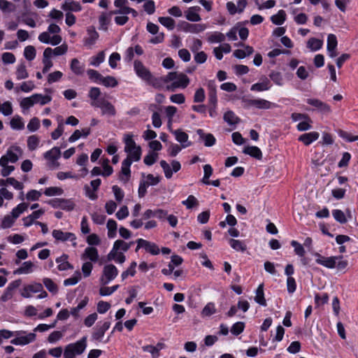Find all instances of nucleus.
Returning <instances> with one entry per match:
<instances>
[{"label":"nucleus","instance_id":"f257e3e1","mask_svg":"<svg viewBox=\"0 0 358 358\" xmlns=\"http://www.w3.org/2000/svg\"><path fill=\"white\" fill-rule=\"evenodd\" d=\"M314 256L315 257V262L317 264L327 268H336L338 271H345L348 266V262L344 259L342 255L324 257L316 252Z\"/></svg>","mask_w":358,"mask_h":358},{"label":"nucleus","instance_id":"f03ea898","mask_svg":"<svg viewBox=\"0 0 358 358\" xmlns=\"http://www.w3.org/2000/svg\"><path fill=\"white\" fill-rule=\"evenodd\" d=\"M123 142L124 143V152L127 157L124 160L131 162H138L141 158L142 150L140 145H138L134 140L133 134L128 132L124 134Z\"/></svg>","mask_w":358,"mask_h":358},{"label":"nucleus","instance_id":"7ed1b4c3","mask_svg":"<svg viewBox=\"0 0 358 358\" xmlns=\"http://www.w3.org/2000/svg\"><path fill=\"white\" fill-rule=\"evenodd\" d=\"M166 81H169V83L165 86V89L170 92H174L177 89H185L190 82L187 75L178 71L168 73Z\"/></svg>","mask_w":358,"mask_h":358},{"label":"nucleus","instance_id":"20e7f679","mask_svg":"<svg viewBox=\"0 0 358 358\" xmlns=\"http://www.w3.org/2000/svg\"><path fill=\"white\" fill-rule=\"evenodd\" d=\"M87 348V336H83L76 343L68 344L64 351V358H75L81 355Z\"/></svg>","mask_w":358,"mask_h":358},{"label":"nucleus","instance_id":"39448f33","mask_svg":"<svg viewBox=\"0 0 358 358\" xmlns=\"http://www.w3.org/2000/svg\"><path fill=\"white\" fill-rule=\"evenodd\" d=\"M36 335L34 332L27 333L25 331H15V338L10 341V343L15 345H26L36 340Z\"/></svg>","mask_w":358,"mask_h":358},{"label":"nucleus","instance_id":"423d86ee","mask_svg":"<svg viewBox=\"0 0 358 358\" xmlns=\"http://www.w3.org/2000/svg\"><path fill=\"white\" fill-rule=\"evenodd\" d=\"M22 153V149L18 146L10 147L6 153L0 158V165L17 162Z\"/></svg>","mask_w":358,"mask_h":358},{"label":"nucleus","instance_id":"0eeeda50","mask_svg":"<svg viewBox=\"0 0 358 358\" xmlns=\"http://www.w3.org/2000/svg\"><path fill=\"white\" fill-rule=\"evenodd\" d=\"M306 102L313 106L312 109H306L307 110L317 111L322 115H327L331 113V106L327 103L315 98H308Z\"/></svg>","mask_w":358,"mask_h":358},{"label":"nucleus","instance_id":"6e6552de","mask_svg":"<svg viewBox=\"0 0 358 358\" xmlns=\"http://www.w3.org/2000/svg\"><path fill=\"white\" fill-rule=\"evenodd\" d=\"M110 327V322L104 321L97 323L96 327L93 329L92 334V340L94 341H102L105 333Z\"/></svg>","mask_w":358,"mask_h":358},{"label":"nucleus","instance_id":"1a4fd4ad","mask_svg":"<svg viewBox=\"0 0 358 358\" xmlns=\"http://www.w3.org/2000/svg\"><path fill=\"white\" fill-rule=\"evenodd\" d=\"M118 274V270L113 264H107L103 267V275L100 278L101 283L103 285L108 284L114 280Z\"/></svg>","mask_w":358,"mask_h":358},{"label":"nucleus","instance_id":"9d476101","mask_svg":"<svg viewBox=\"0 0 358 358\" xmlns=\"http://www.w3.org/2000/svg\"><path fill=\"white\" fill-rule=\"evenodd\" d=\"M94 107L101 110V115L113 117L116 115L115 106L104 98H100V101L94 103Z\"/></svg>","mask_w":358,"mask_h":358},{"label":"nucleus","instance_id":"9b49d317","mask_svg":"<svg viewBox=\"0 0 358 358\" xmlns=\"http://www.w3.org/2000/svg\"><path fill=\"white\" fill-rule=\"evenodd\" d=\"M134 70L136 76L145 83L152 75L150 71L140 60L134 62Z\"/></svg>","mask_w":358,"mask_h":358},{"label":"nucleus","instance_id":"f8f14e48","mask_svg":"<svg viewBox=\"0 0 358 358\" xmlns=\"http://www.w3.org/2000/svg\"><path fill=\"white\" fill-rule=\"evenodd\" d=\"M52 236L53 238L58 241L65 242V241H71L72 242V245L73 247H76V236L75 234L71 232H64L60 229H54L52 231Z\"/></svg>","mask_w":358,"mask_h":358},{"label":"nucleus","instance_id":"ddd939ff","mask_svg":"<svg viewBox=\"0 0 358 358\" xmlns=\"http://www.w3.org/2000/svg\"><path fill=\"white\" fill-rule=\"evenodd\" d=\"M136 243L137 247L136 248V252H137L141 248H144L146 252L150 253L152 255H157L160 252L158 245L155 243L150 242L143 238H138L136 241Z\"/></svg>","mask_w":358,"mask_h":358},{"label":"nucleus","instance_id":"4468645a","mask_svg":"<svg viewBox=\"0 0 358 358\" xmlns=\"http://www.w3.org/2000/svg\"><path fill=\"white\" fill-rule=\"evenodd\" d=\"M61 152L59 148L57 147H54L51 150L45 152L43 155V157L49 162L48 166L50 168H55L59 166L57 159L59 158Z\"/></svg>","mask_w":358,"mask_h":358},{"label":"nucleus","instance_id":"2eb2a0df","mask_svg":"<svg viewBox=\"0 0 358 358\" xmlns=\"http://www.w3.org/2000/svg\"><path fill=\"white\" fill-rule=\"evenodd\" d=\"M250 106L255 107L258 109H271L277 106L275 103L271 102L264 99H248L246 101Z\"/></svg>","mask_w":358,"mask_h":358},{"label":"nucleus","instance_id":"dca6fc26","mask_svg":"<svg viewBox=\"0 0 358 358\" xmlns=\"http://www.w3.org/2000/svg\"><path fill=\"white\" fill-rule=\"evenodd\" d=\"M160 166L164 170L165 177L168 179L172 177L173 172L176 173L181 169L180 163L176 160H173L171 162L172 169L165 160H162L160 162Z\"/></svg>","mask_w":358,"mask_h":358},{"label":"nucleus","instance_id":"f3484780","mask_svg":"<svg viewBox=\"0 0 358 358\" xmlns=\"http://www.w3.org/2000/svg\"><path fill=\"white\" fill-rule=\"evenodd\" d=\"M38 39L40 42L45 44H50L52 45H57L62 42V37L59 35H53L50 36V34L43 31L38 35Z\"/></svg>","mask_w":358,"mask_h":358},{"label":"nucleus","instance_id":"a211bd4d","mask_svg":"<svg viewBox=\"0 0 358 358\" xmlns=\"http://www.w3.org/2000/svg\"><path fill=\"white\" fill-rule=\"evenodd\" d=\"M99 34L94 27H90L87 29V36L84 38V45L91 48L99 39Z\"/></svg>","mask_w":358,"mask_h":358},{"label":"nucleus","instance_id":"6ab92c4d","mask_svg":"<svg viewBox=\"0 0 358 358\" xmlns=\"http://www.w3.org/2000/svg\"><path fill=\"white\" fill-rule=\"evenodd\" d=\"M272 87L270 79L266 76H263L260 78L258 83H256L251 85L250 90L252 92H264L269 90Z\"/></svg>","mask_w":358,"mask_h":358},{"label":"nucleus","instance_id":"aec40b11","mask_svg":"<svg viewBox=\"0 0 358 358\" xmlns=\"http://www.w3.org/2000/svg\"><path fill=\"white\" fill-rule=\"evenodd\" d=\"M134 242L127 243L122 240H117L113 244V247L109 252V257L113 258L114 255H117V252L121 251L127 252L131 247Z\"/></svg>","mask_w":358,"mask_h":358},{"label":"nucleus","instance_id":"412c9836","mask_svg":"<svg viewBox=\"0 0 358 358\" xmlns=\"http://www.w3.org/2000/svg\"><path fill=\"white\" fill-rule=\"evenodd\" d=\"M171 131L175 136L176 140L181 144L182 148H186L192 145L188 140V135L181 129L171 130Z\"/></svg>","mask_w":358,"mask_h":358},{"label":"nucleus","instance_id":"4be33fe9","mask_svg":"<svg viewBox=\"0 0 358 358\" xmlns=\"http://www.w3.org/2000/svg\"><path fill=\"white\" fill-rule=\"evenodd\" d=\"M146 83L155 89L161 90L164 87L165 85H167L169 82L166 81V75L159 78L152 75Z\"/></svg>","mask_w":358,"mask_h":358},{"label":"nucleus","instance_id":"5701e85b","mask_svg":"<svg viewBox=\"0 0 358 358\" xmlns=\"http://www.w3.org/2000/svg\"><path fill=\"white\" fill-rule=\"evenodd\" d=\"M196 134L199 136V140L203 142L205 146L211 147L215 144L216 139L212 134H206L201 129L196 130Z\"/></svg>","mask_w":358,"mask_h":358},{"label":"nucleus","instance_id":"b1692460","mask_svg":"<svg viewBox=\"0 0 358 358\" xmlns=\"http://www.w3.org/2000/svg\"><path fill=\"white\" fill-rule=\"evenodd\" d=\"M206 29V26L204 24H190L186 22L182 24V29L185 32L199 34Z\"/></svg>","mask_w":358,"mask_h":358},{"label":"nucleus","instance_id":"393cba45","mask_svg":"<svg viewBox=\"0 0 358 358\" xmlns=\"http://www.w3.org/2000/svg\"><path fill=\"white\" fill-rule=\"evenodd\" d=\"M133 162H129L127 160H123L122 162V167H121V173L120 174L119 178L120 180L123 181L124 182H127L131 176V170L130 166Z\"/></svg>","mask_w":358,"mask_h":358},{"label":"nucleus","instance_id":"a878e982","mask_svg":"<svg viewBox=\"0 0 358 358\" xmlns=\"http://www.w3.org/2000/svg\"><path fill=\"white\" fill-rule=\"evenodd\" d=\"M320 134L317 131H310L301 135L299 137V141L302 142L306 145H309L314 141L318 139Z\"/></svg>","mask_w":358,"mask_h":358},{"label":"nucleus","instance_id":"bb28decb","mask_svg":"<svg viewBox=\"0 0 358 358\" xmlns=\"http://www.w3.org/2000/svg\"><path fill=\"white\" fill-rule=\"evenodd\" d=\"M201 10L199 6H192L185 11V17L191 22H199L201 20L198 12Z\"/></svg>","mask_w":358,"mask_h":358},{"label":"nucleus","instance_id":"cd10ccee","mask_svg":"<svg viewBox=\"0 0 358 358\" xmlns=\"http://www.w3.org/2000/svg\"><path fill=\"white\" fill-rule=\"evenodd\" d=\"M83 259H89L91 262H96L99 259V253L96 248L87 247L83 255Z\"/></svg>","mask_w":358,"mask_h":358},{"label":"nucleus","instance_id":"c85d7f7f","mask_svg":"<svg viewBox=\"0 0 358 358\" xmlns=\"http://www.w3.org/2000/svg\"><path fill=\"white\" fill-rule=\"evenodd\" d=\"M8 185L13 186L17 190H22V189L24 188L23 183L17 180L14 178L0 179V186L7 187Z\"/></svg>","mask_w":358,"mask_h":358},{"label":"nucleus","instance_id":"c756f323","mask_svg":"<svg viewBox=\"0 0 358 358\" xmlns=\"http://www.w3.org/2000/svg\"><path fill=\"white\" fill-rule=\"evenodd\" d=\"M35 266L31 261L24 262L22 266L14 271V274H29L34 271Z\"/></svg>","mask_w":358,"mask_h":358},{"label":"nucleus","instance_id":"7c9ffc66","mask_svg":"<svg viewBox=\"0 0 358 358\" xmlns=\"http://www.w3.org/2000/svg\"><path fill=\"white\" fill-rule=\"evenodd\" d=\"M255 301L262 306H266V301L264 298V284H260L255 291Z\"/></svg>","mask_w":358,"mask_h":358},{"label":"nucleus","instance_id":"2f4dec72","mask_svg":"<svg viewBox=\"0 0 358 358\" xmlns=\"http://www.w3.org/2000/svg\"><path fill=\"white\" fill-rule=\"evenodd\" d=\"M226 36L219 31H213L208 34L207 41L210 43H222L225 40Z\"/></svg>","mask_w":358,"mask_h":358},{"label":"nucleus","instance_id":"473e14b6","mask_svg":"<svg viewBox=\"0 0 358 358\" xmlns=\"http://www.w3.org/2000/svg\"><path fill=\"white\" fill-rule=\"evenodd\" d=\"M243 153L248 155L257 159L262 158V152L261 150L257 146H247L243 149Z\"/></svg>","mask_w":358,"mask_h":358},{"label":"nucleus","instance_id":"72a5a7b5","mask_svg":"<svg viewBox=\"0 0 358 358\" xmlns=\"http://www.w3.org/2000/svg\"><path fill=\"white\" fill-rule=\"evenodd\" d=\"M70 68L73 73L77 76L82 75L85 71V65L80 64L79 60L76 58L71 60Z\"/></svg>","mask_w":358,"mask_h":358},{"label":"nucleus","instance_id":"f704fd0d","mask_svg":"<svg viewBox=\"0 0 358 358\" xmlns=\"http://www.w3.org/2000/svg\"><path fill=\"white\" fill-rule=\"evenodd\" d=\"M68 256L63 255L56 259V262L58 264L57 268L59 271H66L73 268V266L67 261Z\"/></svg>","mask_w":358,"mask_h":358},{"label":"nucleus","instance_id":"c9c22d12","mask_svg":"<svg viewBox=\"0 0 358 358\" xmlns=\"http://www.w3.org/2000/svg\"><path fill=\"white\" fill-rule=\"evenodd\" d=\"M223 119L230 126L235 125L240 121L239 117L232 110H227L224 114Z\"/></svg>","mask_w":358,"mask_h":358},{"label":"nucleus","instance_id":"e433bc0d","mask_svg":"<svg viewBox=\"0 0 358 358\" xmlns=\"http://www.w3.org/2000/svg\"><path fill=\"white\" fill-rule=\"evenodd\" d=\"M27 208L28 203L24 202L20 203L12 210L10 215L16 220L21 214L27 210Z\"/></svg>","mask_w":358,"mask_h":358},{"label":"nucleus","instance_id":"4c0bfd02","mask_svg":"<svg viewBox=\"0 0 358 358\" xmlns=\"http://www.w3.org/2000/svg\"><path fill=\"white\" fill-rule=\"evenodd\" d=\"M62 10L71 12H79L82 10V6L79 2L77 1H66L62 6Z\"/></svg>","mask_w":358,"mask_h":358},{"label":"nucleus","instance_id":"58836bf2","mask_svg":"<svg viewBox=\"0 0 358 358\" xmlns=\"http://www.w3.org/2000/svg\"><path fill=\"white\" fill-rule=\"evenodd\" d=\"M10 127L14 130H22L24 128V122L20 115H15L10 122Z\"/></svg>","mask_w":358,"mask_h":358},{"label":"nucleus","instance_id":"ea45409f","mask_svg":"<svg viewBox=\"0 0 358 358\" xmlns=\"http://www.w3.org/2000/svg\"><path fill=\"white\" fill-rule=\"evenodd\" d=\"M112 15H115L114 13H111V11L109 13H102L101 15L99 17V22L100 24L101 29L103 30H106L108 25L110 21V17Z\"/></svg>","mask_w":358,"mask_h":358},{"label":"nucleus","instance_id":"a19ab883","mask_svg":"<svg viewBox=\"0 0 358 358\" xmlns=\"http://www.w3.org/2000/svg\"><path fill=\"white\" fill-rule=\"evenodd\" d=\"M286 20V13L283 10H280L277 14L271 17V22L276 25H282Z\"/></svg>","mask_w":358,"mask_h":358},{"label":"nucleus","instance_id":"79ce46f5","mask_svg":"<svg viewBox=\"0 0 358 358\" xmlns=\"http://www.w3.org/2000/svg\"><path fill=\"white\" fill-rule=\"evenodd\" d=\"M106 227L108 229V237L109 238H114L117 234V224L116 221L113 219L108 220Z\"/></svg>","mask_w":358,"mask_h":358},{"label":"nucleus","instance_id":"37998d69","mask_svg":"<svg viewBox=\"0 0 358 358\" xmlns=\"http://www.w3.org/2000/svg\"><path fill=\"white\" fill-rule=\"evenodd\" d=\"M128 1L127 0H115L114 5L117 10L111 11V13H114L115 15H124V13L122 12L124 8H129L127 6Z\"/></svg>","mask_w":358,"mask_h":358},{"label":"nucleus","instance_id":"c03bdc74","mask_svg":"<svg viewBox=\"0 0 358 358\" xmlns=\"http://www.w3.org/2000/svg\"><path fill=\"white\" fill-rule=\"evenodd\" d=\"M15 74L16 78L19 80L27 78L29 77V73L27 71V67L24 62L17 65Z\"/></svg>","mask_w":358,"mask_h":358},{"label":"nucleus","instance_id":"a18cd8bd","mask_svg":"<svg viewBox=\"0 0 358 358\" xmlns=\"http://www.w3.org/2000/svg\"><path fill=\"white\" fill-rule=\"evenodd\" d=\"M32 95L35 104L39 103L40 105L43 106L50 103L52 100V97L50 95H43L41 94H34Z\"/></svg>","mask_w":358,"mask_h":358},{"label":"nucleus","instance_id":"49530a36","mask_svg":"<svg viewBox=\"0 0 358 358\" xmlns=\"http://www.w3.org/2000/svg\"><path fill=\"white\" fill-rule=\"evenodd\" d=\"M101 94V91L99 87H92L89 91L88 96L91 99V105L94 106V103L100 101L99 98Z\"/></svg>","mask_w":358,"mask_h":358},{"label":"nucleus","instance_id":"de8ad7c7","mask_svg":"<svg viewBox=\"0 0 358 358\" xmlns=\"http://www.w3.org/2000/svg\"><path fill=\"white\" fill-rule=\"evenodd\" d=\"M105 60L104 51L99 52L96 56H92L90 59V64L91 66L98 67Z\"/></svg>","mask_w":358,"mask_h":358},{"label":"nucleus","instance_id":"09e8293b","mask_svg":"<svg viewBox=\"0 0 358 358\" xmlns=\"http://www.w3.org/2000/svg\"><path fill=\"white\" fill-rule=\"evenodd\" d=\"M158 21L169 30H173L175 28V20L170 17H159Z\"/></svg>","mask_w":358,"mask_h":358},{"label":"nucleus","instance_id":"8fccbe9b","mask_svg":"<svg viewBox=\"0 0 358 358\" xmlns=\"http://www.w3.org/2000/svg\"><path fill=\"white\" fill-rule=\"evenodd\" d=\"M88 302V299L85 297L84 299H83L76 307L72 308L71 311L69 312L70 314L74 317L75 318L79 317V312L80 310L84 308Z\"/></svg>","mask_w":358,"mask_h":358},{"label":"nucleus","instance_id":"3c124183","mask_svg":"<svg viewBox=\"0 0 358 358\" xmlns=\"http://www.w3.org/2000/svg\"><path fill=\"white\" fill-rule=\"evenodd\" d=\"M40 139L36 135H31L27 138V148L29 150H35L39 145Z\"/></svg>","mask_w":358,"mask_h":358},{"label":"nucleus","instance_id":"603ef678","mask_svg":"<svg viewBox=\"0 0 358 358\" xmlns=\"http://www.w3.org/2000/svg\"><path fill=\"white\" fill-rule=\"evenodd\" d=\"M332 215L334 218L341 224H345L348 222V218L344 212L339 209H334L332 210Z\"/></svg>","mask_w":358,"mask_h":358},{"label":"nucleus","instance_id":"864d4df0","mask_svg":"<svg viewBox=\"0 0 358 358\" xmlns=\"http://www.w3.org/2000/svg\"><path fill=\"white\" fill-rule=\"evenodd\" d=\"M81 280V273L80 271H77L74 273V274L64 280V285L65 286H71L75 285Z\"/></svg>","mask_w":358,"mask_h":358},{"label":"nucleus","instance_id":"5fc2aeb1","mask_svg":"<svg viewBox=\"0 0 358 358\" xmlns=\"http://www.w3.org/2000/svg\"><path fill=\"white\" fill-rule=\"evenodd\" d=\"M100 84L103 85L106 87H115L117 85L118 82L115 78L108 76L106 77H102Z\"/></svg>","mask_w":358,"mask_h":358},{"label":"nucleus","instance_id":"6e6d98bb","mask_svg":"<svg viewBox=\"0 0 358 358\" xmlns=\"http://www.w3.org/2000/svg\"><path fill=\"white\" fill-rule=\"evenodd\" d=\"M229 243L236 251L244 252L246 250L245 244L241 241L232 238L229 240Z\"/></svg>","mask_w":358,"mask_h":358},{"label":"nucleus","instance_id":"4d7b16f0","mask_svg":"<svg viewBox=\"0 0 358 358\" xmlns=\"http://www.w3.org/2000/svg\"><path fill=\"white\" fill-rule=\"evenodd\" d=\"M35 104L34 100L33 99V95L25 97L22 99V101L20 103V106L21 108L22 109L23 113L26 110H29L31 107H32Z\"/></svg>","mask_w":358,"mask_h":358},{"label":"nucleus","instance_id":"13d9d810","mask_svg":"<svg viewBox=\"0 0 358 358\" xmlns=\"http://www.w3.org/2000/svg\"><path fill=\"white\" fill-rule=\"evenodd\" d=\"M322 46V41L315 38H311L308 41L307 47L313 51L320 50Z\"/></svg>","mask_w":358,"mask_h":358},{"label":"nucleus","instance_id":"bf43d9fd","mask_svg":"<svg viewBox=\"0 0 358 358\" xmlns=\"http://www.w3.org/2000/svg\"><path fill=\"white\" fill-rule=\"evenodd\" d=\"M87 74L89 78L94 83L100 84L103 76L94 69H88Z\"/></svg>","mask_w":358,"mask_h":358},{"label":"nucleus","instance_id":"052dcab7","mask_svg":"<svg viewBox=\"0 0 358 358\" xmlns=\"http://www.w3.org/2000/svg\"><path fill=\"white\" fill-rule=\"evenodd\" d=\"M43 282L50 292L56 294L58 292L57 285L50 278H43Z\"/></svg>","mask_w":358,"mask_h":358},{"label":"nucleus","instance_id":"680f3d73","mask_svg":"<svg viewBox=\"0 0 358 358\" xmlns=\"http://www.w3.org/2000/svg\"><path fill=\"white\" fill-rule=\"evenodd\" d=\"M36 51L33 45H27L24 50V56L28 61H32L36 57Z\"/></svg>","mask_w":358,"mask_h":358},{"label":"nucleus","instance_id":"e2e57ef3","mask_svg":"<svg viewBox=\"0 0 358 358\" xmlns=\"http://www.w3.org/2000/svg\"><path fill=\"white\" fill-rule=\"evenodd\" d=\"M290 244L294 248V252L296 255L300 257H303L305 255L306 251L301 243L293 240L291 241Z\"/></svg>","mask_w":358,"mask_h":358},{"label":"nucleus","instance_id":"0e129e2a","mask_svg":"<svg viewBox=\"0 0 358 358\" xmlns=\"http://www.w3.org/2000/svg\"><path fill=\"white\" fill-rule=\"evenodd\" d=\"M245 329V323L243 322H237L234 323L231 328V333L234 336L241 334Z\"/></svg>","mask_w":358,"mask_h":358},{"label":"nucleus","instance_id":"69168bd1","mask_svg":"<svg viewBox=\"0 0 358 358\" xmlns=\"http://www.w3.org/2000/svg\"><path fill=\"white\" fill-rule=\"evenodd\" d=\"M269 77L275 85L279 86L283 85V78L280 72L273 71L270 73Z\"/></svg>","mask_w":358,"mask_h":358},{"label":"nucleus","instance_id":"338daca9","mask_svg":"<svg viewBox=\"0 0 358 358\" xmlns=\"http://www.w3.org/2000/svg\"><path fill=\"white\" fill-rule=\"evenodd\" d=\"M338 136L348 142H354L358 140V136L343 130L338 131Z\"/></svg>","mask_w":358,"mask_h":358},{"label":"nucleus","instance_id":"774afa93","mask_svg":"<svg viewBox=\"0 0 358 358\" xmlns=\"http://www.w3.org/2000/svg\"><path fill=\"white\" fill-rule=\"evenodd\" d=\"M15 222V220H14L10 215H6L2 219L1 227L2 229L10 228L14 224Z\"/></svg>","mask_w":358,"mask_h":358}]
</instances>
